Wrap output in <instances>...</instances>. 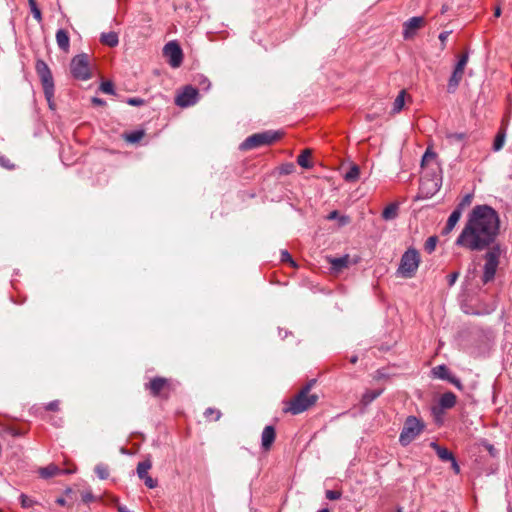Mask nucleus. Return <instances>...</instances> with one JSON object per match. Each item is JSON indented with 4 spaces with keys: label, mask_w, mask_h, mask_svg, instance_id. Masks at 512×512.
Segmentation results:
<instances>
[{
    "label": "nucleus",
    "mask_w": 512,
    "mask_h": 512,
    "mask_svg": "<svg viewBox=\"0 0 512 512\" xmlns=\"http://www.w3.org/2000/svg\"><path fill=\"white\" fill-rule=\"evenodd\" d=\"M499 230L498 213L488 205H477L469 213L455 244L470 251H483L495 245Z\"/></svg>",
    "instance_id": "1"
},
{
    "label": "nucleus",
    "mask_w": 512,
    "mask_h": 512,
    "mask_svg": "<svg viewBox=\"0 0 512 512\" xmlns=\"http://www.w3.org/2000/svg\"><path fill=\"white\" fill-rule=\"evenodd\" d=\"M317 400L318 396L316 394H310L300 390L298 394L286 403L283 410L286 413L298 415L315 405Z\"/></svg>",
    "instance_id": "2"
},
{
    "label": "nucleus",
    "mask_w": 512,
    "mask_h": 512,
    "mask_svg": "<svg viewBox=\"0 0 512 512\" xmlns=\"http://www.w3.org/2000/svg\"><path fill=\"white\" fill-rule=\"evenodd\" d=\"M420 255L414 248H409L404 252L400 259L397 274L403 278H412L419 267Z\"/></svg>",
    "instance_id": "3"
},
{
    "label": "nucleus",
    "mask_w": 512,
    "mask_h": 512,
    "mask_svg": "<svg viewBox=\"0 0 512 512\" xmlns=\"http://www.w3.org/2000/svg\"><path fill=\"white\" fill-rule=\"evenodd\" d=\"M36 72L40 77L43 92L46 100L49 103V107L53 108V97H54V80L50 68L43 60H37L35 65Z\"/></svg>",
    "instance_id": "4"
},
{
    "label": "nucleus",
    "mask_w": 512,
    "mask_h": 512,
    "mask_svg": "<svg viewBox=\"0 0 512 512\" xmlns=\"http://www.w3.org/2000/svg\"><path fill=\"white\" fill-rule=\"evenodd\" d=\"M282 134L278 131H264L261 133H255L247 137L241 144V150H250L265 145H270L281 138Z\"/></svg>",
    "instance_id": "5"
},
{
    "label": "nucleus",
    "mask_w": 512,
    "mask_h": 512,
    "mask_svg": "<svg viewBox=\"0 0 512 512\" xmlns=\"http://www.w3.org/2000/svg\"><path fill=\"white\" fill-rule=\"evenodd\" d=\"M487 249L488 251L484 255L485 264L482 278L485 284L494 279L501 256L500 244L492 245V247Z\"/></svg>",
    "instance_id": "6"
},
{
    "label": "nucleus",
    "mask_w": 512,
    "mask_h": 512,
    "mask_svg": "<svg viewBox=\"0 0 512 512\" xmlns=\"http://www.w3.org/2000/svg\"><path fill=\"white\" fill-rule=\"evenodd\" d=\"M425 425L415 416H409L404 422V426L399 436V442L402 446L409 445L424 430Z\"/></svg>",
    "instance_id": "7"
},
{
    "label": "nucleus",
    "mask_w": 512,
    "mask_h": 512,
    "mask_svg": "<svg viewBox=\"0 0 512 512\" xmlns=\"http://www.w3.org/2000/svg\"><path fill=\"white\" fill-rule=\"evenodd\" d=\"M70 69L74 78L83 81L90 79L89 56L86 53L74 56L71 60Z\"/></svg>",
    "instance_id": "8"
},
{
    "label": "nucleus",
    "mask_w": 512,
    "mask_h": 512,
    "mask_svg": "<svg viewBox=\"0 0 512 512\" xmlns=\"http://www.w3.org/2000/svg\"><path fill=\"white\" fill-rule=\"evenodd\" d=\"M468 62V54H462L456 63L454 70L452 72V75L449 78L447 90L449 93H454L456 89L458 88L463 75H464V69Z\"/></svg>",
    "instance_id": "9"
},
{
    "label": "nucleus",
    "mask_w": 512,
    "mask_h": 512,
    "mask_svg": "<svg viewBox=\"0 0 512 512\" xmlns=\"http://www.w3.org/2000/svg\"><path fill=\"white\" fill-rule=\"evenodd\" d=\"M163 55L173 68H178L183 62V51L176 41H170L163 48Z\"/></svg>",
    "instance_id": "10"
},
{
    "label": "nucleus",
    "mask_w": 512,
    "mask_h": 512,
    "mask_svg": "<svg viewBox=\"0 0 512 512\" xmlns=\"http://www.w3.org/2000/svg\"><path fill=\"white\" fill-rule=\"evenodd\" d=\"M198 90L190 85L185 86L183 90L176 96L175 104L179 107L186 108L197 103Z\"/></svg>",
    "instance_id": "11"
},
{
    "label": "nucleus",
    "mask_w": 512,
    "mask_h": 512,
    "mask_svg": "<svg viewBox=\"0 0 512 512\" xmlns=\"http://www.w3.org/2000/svg\"><path fill=\"white\" fill-rule=\"evenodd\" d=\"M151 466L152 464L150 460L139 462L137 465V474L140 479L144 480V483L148 488L153 489L157 487L158 483L157 480L153 479L148 474V470L151 468Z\"/></svg>",
    "instance_id": "12"
},
{
    "label": "nucleus",
    "mask_w": 512,
    "mask_h": 512,
    "mask_svg": "<svg viewBox=\"0 0 512 512\" xmlns=\"http://www.w3.org/2000/svg\"><path fill=\"white\" fill-rule=\"evenodd\" d=\"M424 24V18L420 16L412 17L403 24V37L404 39L412 38L416 31Z\"/></svg>",
    "instance_id": "13"
},
{
    "label": "nucleus",
    "mask_w": 512,
    "mask_h": 512,
    "mask_svg": "<svg viewBox=\"0 0 512 512\" xmlns=\"http://www.w3.org/2000/svg\"><path fill=\"white\" fill-rule=\"evenodd\" d=\"M169 382L166 378L163 377H155L151 379V381L146 385V387L150 390V393L154 396H160L162 390L168 387Z\"/></svg>",
    "instance_id": "14"
},
{
    "label": "nucleus",
    "mask_w": 512,
    "mask_h": 512,
    "mask_svg": "<svg viewBox=\"0 0 512 512\" xmlns=\"http://www.w3.org/2000/svg\"><path fill=\"white\" fill-rule=\"evenodd\" d=\"M275 429L273 426H266L261 435V445L264 450H269L275 441Z\"/></svg>",
    "instance_id": "15"
},
{
    "label": "nucleus",
    "mask_w": 512,
    "mask_h": 512,
    "mask_svg": "<svg viewBox=\"0 0 512 512\" xmlns=\"http://www.w3.org/2000/svg\"><path fill=\"white\" fill-rule=\"evenodd\" d=\"M65 473H71V471L70 470H62L55 464H50L46 467H42L39 469V475L43 479H49L54 476H57L60 474H65Z\"/></svg>",
    "instance_id": "16"
},
{
    "label": "nucleus",
    "mask_w": 512,
    "mask_h": 512,
    "mask_svg": "<svg viewBox=\"0 0 512 512\" xmlns=\"http://www.w3.org/2000/svg\"><path fill=\"white\" fill-rule=\"evenodd\" d=\"M56 42L60 50L67 53L70 48V38L66 30L59 29L56 32Z\"/></svg>",
    "instance_id": "17"
},
{
    "label": "nucleus",
    "mask_w": 512,
    "mask_h": 512,
    "mask_svg": "<svg viewBox=\"0 0 512 512\" xmlns=\"http://www.w3.org/2000/svg\"><path fill=\"white\" fill-rule=\"evenodd\" d=\"M430 447L436 452L437 456L444 462L450 461L455 457L447 448L438 445L436 442H431Z\"/></svg>",
    "instance_id": "18"
},
{
    "label": "nucleus",
    "mask_w": 512,
    "mask_h": 512,
    "mask_svg": "<svg viewBox=\"0 0 512 512\" xmlns=\"http://www.w3.org/2000/svg\"><path fill=\"white\" fill-rule=\"evenodd\" d=\"M456 395L452 392H446L441 395L439 405L442 409H450L456 404Z\"/></svg>",
    "instance_id": "19"
},
{
    "label": "nucleus",
    "mask_w": 512,
    "mask_h": 512,
    "mask_svg": "<svg viewBox=\"0 0 512 512\" xmlns=\"http://www.w3.org/2000/svg\"><path fill=\"white\" fill-rule=\"evenodd\" d=\"M431 373L434 378L441 379V380H447V378L451 374L450 370L444 364L438 365V366H435L434 368H432Z\"/></svg>",
    "instance_id": "20"
},
{
    "label": "nucleus",
    "mask_w": 512,
    "mask_h": 512,
    "mask_svg": "<svg viewBox=\"0 0 512 512\" xmlns=\"http://www.w3.org/2000/svg\"><path fill=\"white\" fill-rule=\"evenodd\" d=\"M382 393L383 389L367 390L361 398V403L364 406H367L370 403H372L376 398H378Z\"/></svg>",
    "instance_id": "21"
},
{
    "label": "nucleus",
    "mask_w": 512,
    "mask_h": 512,
    "mask_svg": "<svg viewBox=\"0 0 512 512\" xmlns=\"http://www.w3.org/2000/svg\"><path fill=\"white\" fill-rule=\"evenodd\" d=\"M100 41L109 47H115L119 43V38H118L117 33L108 32V33L101 34Z\"/></svg>",
    "instance_id": "22"
},
{
    "label": "nucleus",
    "mask_w": 512,
    "mask_h": 512,
    "mask_svg": "<svg viewBox=\"0 0 512 512\" xmlns=\"http://www.w3.org/2000/svg\"><path fill=\"white\" fill-rule=\"evenodd\" d=\"M398 215V204L391 203L386 206L382 212V218L384 220H393Z\"/></svg>",
    "instance_id": "23"
},
{
    "label": "nucleus",
    "mask_w": 512,
    "mask_h": 512,
    "mask_svg": "<svg viewBox=\"0 0 512 512\" xmlns=\"http://www.w3.org/2000/svg\"><path fill=\"white\" fill-rule=\"evenodd\" d=\"M360 176V168L358 165H352L349 170L344 174V179L347 182H355Z\"/></svg>",
    "instance_id": "24"
},
{
    "label": "nucleus",
    "mask_w": 512,
    "mask_h": 512,
    "mask_svg": "<svg viewBox=\"0 0 512 512\" xmlns=\"http://www.w3.org/2000/svg\"><path fill=\"white\" fill-rule=\"evenodd\" d=\"M330 264L333 270L341 271L348 265V256L333 258L330 260Z\"/></svg>",
    "instance_id": "25"
},
{
    "label": "nucleus",
    "mask_w": 512,
    "mask_h": 512,
    "mask_svg": "<svg viewBox=\"0 0 512 512\" xmlns=\"http://www.w3.org/2000/svg\"><path fill=\"white\" fill-rule=\"evenodd\" d=\"M505 139H506V132H505L504 129H501L497 133V135H496V137L494 139L493 150L495 152L500 151L503 148L504 143H505Z\"/></svg>",
    "instance_id": "26"
},
{
    "label": "nucleus",
    "mask_w": 512,
    "mask_h": 512,
    "mask_svg": "<svg viewBox=\"0 0 512 512\" xmlns=\"http://www.w3.org/2000/svg\"><path fill=\"white\" fill-rule=\"evenodd\" d=\"M311 151L306 149L297 157V163L303 168H310L312 164L309 161Z\"/></svg>",
    "instance_id": "27"
},
{
    "label": "nucleus",
    "mask_w": 512,
    "mask_h": 512,
    "mask_svg": "<svg viewBox=\"0 0 512 512\" xmlns=\"http://www.w3.org/2000/svg\"><path fill=\"white\" fill-rule=\"evenodd\" d=\"M405 103V90L400 91L393 103V112L398 113L402 110Z\"/></svg>",
    "instance_id": "28"
},
{
    "label": "nucleus",
    "mask_w": 512,
    "mask_h": 512,
    "mask_svg": "<svg viewBox=\"0 0 512 512\" xmlns=\"http://www.w3.org/2000/svg\"><path fill=\"white\" fill-rule=\"evenodd\" d=\"M94 471L98 478L101 480H105L109 477V469L106 465L102 463L96 465Z\"/></svg>",
    "instance_id": "29"
},
{
    "label": "nucleus",
    "mask_w": 512,
    "mask_h": 512,
    "mask_svg": "<svg viewBox=\"0 0 512 512\" xmlns=\"http://www.w3.org/2000/svg\"><path fill=\"white\" fill-rule=\"evenodd\" d=\"M437 242L438 238L436 236H430L424 244L425 251L429 254L432 253L436 248Z\"/></svg>",
    "instance_id": "30"
},
{
    "label": "nucleus",
    "mask_w": 512,
    "mask_h": 512,
    "mask_svg": "<svg viewBox=\"0 0 512 512\" xmlns=\"http://www.w3.org/2000/svg\"><path fill=\"white\" fill-rule=\"evenodd\" d=\"M28 2H29L31 13L33 14V17L38 22H40L42 20V14H41V11H40V9L38 8V6L36 4V1L35 0H28Z\"/></svg>",
    "instance_id": "31"
},
{
    "label": "nucleus",
    "mask_w": 512,
    "mask_h": 512,
    "mask_svg": "<svg viewBox=\"0 0 512 512\" xmlns=\"http://www.w3.org/2000/svg\"><path fill=\"white\" fill-rule=\"evenodd\" d=\"M473 195L472 194H466L461 201L458 203L456 209L460 210L461 212L470 204L472 203Z\"/></svg>",
    "instance_id": "32"
},
{
    "label": "nucleus",
    "mask_w": 512,
    "mask_h": 512,
    "mask_svg": "<svg viewBox=\"0 0 512 512\" xmlns=\"http://www.w3.org/2000/svg\"><path fill=\"white\" fill-rule=\"evenodd\" d=\"M462 212L458 209H454V211L450 214L447 223L455 227L459 219L461 218Z\"/></svg>",
    "instance_id": "33"
},
{
    "label": "nucleus",
    "mask_w": 512,
    "mask_h": 512,
    "mask_svg": "<svg viewBox=\"0 0 512 512\" xmlns=\"http://www.w3.org/2000/svg\"><path fill=\"white\" fill-rule=\"evenodd\" d=\"M100 90L105 94H115L114 85L111 81H104L100 85Z\"/></svg>",
    "instance_id": "34"
},
{
    "label": "nucleus",
    "mask_w": 512,
    "mask_h": 512,
    "mask_svg": "<svg viewBox=\"0 0 512 512\" xmlns=\"http://www.w3.org/2000/svg\"><path fill=\"white\" fill-rule=\"evenodd\" d=\"M19 499H20L21 506L23 508H30L36 503L32 498H30L29 496H27L25 494H21L19 496Z\"/></svg>",
    "instance_id": "35"
},
{
    "label": "nucleus",
    "mask_w": 512,
    "mask_h": 512,
    "mask_svg": "<svg viewBox=\"0 0 512 512\" xmlns=\"http://www.w3.org/2000/svg\"><path fill=\"white\" fill-rule=\"evenodd\" d=\"M436 158V153H434L431 149H427L422 157L421 164L422 166L428 164L430 161Z\"/></svg>",
    "instance_id": "36"
},
{
    "label": "nucleus",
    "mask_w": 512,
    "mask_h": 512,
    "mask_svg": "<svg viewBox=\"0 0 512 512\" xmlns=\"http://www.w3.org/2000/svg\"><path fill=\"white\" fill-rule=\"evenodd\" d=\"M143 134L144 133L142 131H135V132L128 134L126 139L131 143H136L142 139Z\"/></svg>",
    "instance_id": "37"
},
{
    "label": "nucleus",
    "mask_w": 512,
    "mask_h": 512,
    "mask_svg": "<svg viewBox=\"0 0 512 512\" xmlns=\"http://www.w3.org/2000/svg\"><path fill=\"white\" fill-rule=\"evenodd\" d=\"M446 381L454 385L458 390H463V384L461 380L457 378L455 375L450 374Z\"/></svg>",
    "instance_id": "38"
},
{
    "label": "nucleus",
    "mask_w": 512,
    "mask_h": 512,
    "mask_svg": "<svg viewBox=\"0 0 512 512\" xmlns=\"http://www.w3.org/2000/svg\"><path fill=\"white\" fill-rule=\"evenodd\" d=\"M341 492L336 490H327L325 496L329 500H338L341 498Z\"/></svg>",
    "instance_id": "39"
},
{
    "label": "nucleus",
    "mask_w": 512,
    "mask_h": 512,
    "mask_svg": "<svg viewBox=\"0 0 512 512\" xmlns=\"http://www.w3.org/2000/svg\"><path fill=\"white\" fill-rule=\"evenodd\" d=\"M126 103L131 106H142V105H144L145 101L142 98L133 97V98H128L126 100Z\"/></svg>",
    "instance_id": "40"
},
{
    "label": "nucleus",
    "mask_w": 512,
    "mask_h": 512,
    "mask_svg": "<svg viewBox=\"0 0 512 512\" xmlns=\"http://www.w3.org/2000/svg\"><path fill=\"white\" fill-rule=\"evenodd\" d=\"M0 166L4 167L6 169H9V170L14 169V164H12L10 162V160L4 156L0 157Z\"/></svg>",
    "instance_id": "41"
},
{
    "label": "nucleus",
    "mask_w": 512,
    "mask_h": 512,
    "mask_svg": "<svg viewBox=\"0 0 512 512\" xmlns=\"http://www.w3.org/2000/svg\"><path fill=\"white\" fill-rule=\"evenodd\" d=\"M204 415L206 417H209L210 415H215L214 420H219V418L221 417V412L213 408H207Z\"/></svg>",
    "instance_id": "42"
},
{
    "label": "nucleus",
    "mask_w": 512,
    "mask_h": 512,
    "mask_svg": "<svg viewBox=\"0 0 512 512\" xmlns=\"http://www.w3.org/2000/svg\"><path fill=\"white\" fill-rule=\"evenodd\" d=\"M281 261L282 262H289L293 266H295V262L293 261V259H292L291 255L289 254V252L286 251V250L281 252Z\"/></svg>",
    "instance_id": "43"
},
{
    "label": "nucleus",
    "mask_w": 512,
    "mask_h": 512,
    "mask_svg": "<svg viewBox=\"0 0 512 512\" xmlns=\"http://www.w3.org/2000/svg\"><path fill=\"white\" fill-rule=\"evenodd\" d=\"M484 447L492 457H497L498 451L492 444L485 442Z\"/></svg>",
    "instance_id": "44"
},
{
    "label": "nucleus",
    "mask_w": 512,
    "mask_h": 512,
    "mask_svg": "<svg viewBox=\"0 0 512 512\" xmlns=\"http://www.w3.org/2000/svg\"><path fill=\"white\" fill-rule=\"evenodd\" d=\"M459 277V272H453L451 274L448 275L447 277V280H448V285L451 287L455 284V282L457 281Z\"/></svg>",
    "instance_id": "45"
},
{
    "label": "nucleus",
    "mask_w": 512,
    "mask_h": 512,
    "mask_svg": "<svg viewBox=\"0 0 512 512\" xmlns=\"http://www.w3.org/2000/svg\"><path fill=\"white\" fill-rule=\"evenodd\" d=\"M449 462H451V468H452V470L454 471V473H455V474H459L461 470H460V466H459V464H458V462H457L456 458H455V457H453V459H452V460H450Z\"/></svg>",
    "instance_id": "46"
},
{
    "label": "nucleus",
    "mask_w": 512,
    "mask_h": 512,
    "mask_svg": "<svg viewBox=\"0 0 512 512\" xmlns=\"http://www.w3.org/2000/svg\"><path fill=\"white\" fill-rule=\"evenodd\" d=\"M315 383H316V379H311L307 382V384L301 390L306 393H310V390L315 385Z\"/></svg>",
    "instance_id": "47"
},
{
    "label": "nucleus",
    "mask_w": 512,
    "mask_h": 512,
    "mask_svg": "<svg viewBox=\"0 0 512 512\" xmlns=\"http://www.w3.org/2000/svg\"><path fill=\"white\" fill-rule=\"evenodd\" d=\"M58 407H59V402L57 400H55V401H51L50 403H48V405L46 406V409L50 410V411H57Z\"/></svg>",
    "instance_id": "48"
},
{
    "label": "nucleus",
    "mask_w": 512,
    "mask_h": 512,
    "mask_svg": "<svg viewBox=\"0 0 512 512\" xmlns=\"http://www.w3.org/2000/svg\"><path fill=\"white\" fill-rule=\"evenodd\" d=\"M450 35L449 31H443L439 35V40L441 41L442 45L444 46L448 36Z\"/></svg>",
    "instance_id": "49"
},
{
    "label": "nucleus",
    "mask_w": 512,
    "mask_h": 512,
    "mask_svg": "<svg viewBox=\"0 0 512 512\" xmlns=\"http://www.w3.org/2000/svg\"><path fill=\"white\" fill-rule=\"evenodd\" d=\"M431 184H432V187H431V189H430V192H431V194H433V193H435L436 191H438V190H439V187H440V186H439V184H438V181H434V180H433V181H431Z\"/></svg>",
    "instance_id": "50"
},
{
    "label": "nucleus",
    "mask_w": 512,
    "mask_h": 512,
    "mask_svg": "<svg viewBox=\"0 0 512 512\" xmlns=\"http://www.w3.org/2000/svg\"><path fill=\"white\" fill-rule=\"evenodd\" d=\"M454 229V226L450 225L446 222L445 227L442 230V234H449Z\"/></svg>",
    "instance_id": "51"
},
{
    "label": "nucleus",
    "mask_w": 512,
    "mask_h": 512,
    "mask_svg": "<svg viewBox=\"0 0 512 512\" xmlns=\"http://www.w3.org/2000/svg\"><path fill=\"white\" fill-rule=\"evenodd\" d=\"M338 217H339V213H338V211L334 210V211H331V212L329 213V215L327 216V219H329V220H333V219H336V218H338Z\"/></svg>",
    "instance_id": "52"
},
{
    "label": "nucleus",
    "mask_w": 512,
    "mask_h": 512,
    "mask_svg": "<svg viewBox=\"0 0 512 512\" xmlns=\"http://www.w3.org/2000/svg\"><path fill=\"white\" fill-rule=\"evenodd\" d=\"M92 102L96 105H104L105 104V101L100 99V98H97V97H94L92 98Z\"/></svg>",
    "instance_id": "53"
},
{
    "label": "nucleus",
    "mask_w": 512,
    "mask_h": 512,
    "mask_svg": "<svg viewBox=\"0 0 512 512\" xmlns=\"http://www.w3.org/2000/svg\"><path fill=\"white\" fill-rule=\"evenodd\" d=\"M450 138H455L457 140H462L464 139V134H461V133H454V134H451L449 136Z\"/></svg>",
    "instance_id": "54"
},
{
    "label": "nucleus",
    "mask_w": 512,
    "mask_h": 512,
    "mask_svg": "<svg viewBox=\"0 0 512 512\" xmlns=\"http://www.w3.org/2000/svg\"><path fill=\"white\" fill-rule=\"evenodd\" d=\"M118 512H130L126 506L119 505L117 508Z\"/></svg>",
    "instance_id": "55"
},
{
    "label": "nucleus",
    "mask_w": 512,
    "mask_h": 512,
    "mask_svg": "<svg viewBox=\"0 0 512 512\" xmlns=\"http://www.w3.org/2000/svg\"><path fill=\"white\" fill-rule=\"evenodd\" d=\"M348 223V217L342 216L340 217V224L345 225Z\"/></svg>",
    "instance_id": "56"
},
{
    "label": "nucleus",
    "mask_w": 512,
    "mask_h": 512,
    "mask_svg": "<svg viewBox=\"0 0 512 512\" xmlns=\"http://www.w3.org/2000/svg\"><path fill=\"white\" fill-rule=\"evenodd\" d=\"M357 360H358V357H357V356H352V357L350 358V362H351L352 364H355V363L357 362Z\"/></svg>",
    "instance_id": "57"
},
{
    "label": "nucleus",
    "mask_w": 512,
    "mask_h": 512,
    "mask_svg": "<svg viewBox=\"0 0 512 512\" xmlns=\"http://www.w3.org/2000/svg\"><path fill=\"white\" fill-rule=\"evenodd\" d=\"M500 14H501V9L499 7H497L496 10H495V16L499 17Z\"/></svg>",
    "instance_id": "58"
},
{
    "label": "nucleus",
    "mask_w": 512,
    "mask_h": 512,
    "mask_svg": "<svg viewBox=\"0 0 512 512\" xmlns=\"http://www.w3.org/2000/svg\"><path fill=\"white\" fill-rule=\"evenodd\" d=\"M317 512H330L328 508H322L318 510Z\"/></svg>",
    "instance_id": "59"
},
{
    "label": "nucleus",
    "mask_w": 512,
    "mask_h": 512,
    "mask_svg": "<svg viewBox=\"0 0 512 512\" xmlns=\"http://www.w3.org/2000/svg\"><path fill=\"white\" fill-rule=\"evenodd\" d=\"M508 512H512V504L511 503L508 504Z\"/></svg>",
    "instance_id": "60"
},
{
    "label": "nucleus",
    "mask_w": 512,
    "mask_h": 512,
    "mask_svg": "<svg viewBox=\"0 0 512 512\" xmlns=\"http://www.w3.org/2000/svg\"><path fill=\"white\" fill-rule=\"evenodd\" d=\"M426 184H427V183L423 181V182H422V187L424 188Z\"/></svg>",
    "instance_id": "61"
}]
</instances>
